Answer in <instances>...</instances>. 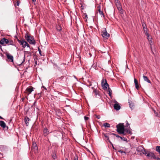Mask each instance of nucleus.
<instances>
[{"instance_id": "1", "label": "nucleus", "mask_w": 160, "mask_h": 160, "mask_svg": "<svg viewBox=\"0 0 160 160\" xmlns=\"http://www.w3.org/2000/svg\"><path fill=\"white\" fill-rule=\"evenodd\" d=\"M25 38L26 40L30 44L35 45L36 42L34 40L33 36L26 33L25 35Z\"/></svg>"}, {"instance_id": "2", "label": "nucleus", "mask_w": 160, "mask_h": 160, "mask_svg": "<svg viewBox=\"0 0 160 160\" xmlns=\"http://www.w3.org/2000/svg\"><path fill=\"white\" fill-rule=\"evenodd\" d=\"M67 80V78L66 76H62L58 78L56 80L55 82L60 83H65Z\"/></svg>"}, {"instance_id": "3", "label": "nucleus", "mask_w": 160, "mask_h": 160, "mask_svg": "<svg viewBox=\"0 0 160 160\" xmlns=\"http://www.w3.org/2000/svg\"><path fill=\"white\" fill-rule=\"evenodd\" d=\"M117 131L119 133L125 130L124 123H119L116 126Z\"/></svg>"}, {"instance_id": "4", "label": "nucleus", "mask_w": 160, "mask_h": 160, "mask_svg": "<svg viewBox=\"0 0 160 160\" xmlns=\"http://www.w3.org/2000/svg\"><path fill=\"white\" fill-rule=\"evenodd\" d=\"M101 85L102 88L105 90L108 89V87H109V85L107 83L106 79H103L102 80Z\"/></svg>"}, {"instance_id": "5", "label": "nucleus", "mask_w": 160, "mask_h": 160, "mask_svg": "<svg viewBox=\"0 0 160 160\" xmlns=\"http://www.w3.org/2000/svg\"><path fill=\"white\" fill-rule=\"evenodd\" d=\"M101 35L103 38H108L110 36V34L107 32L106 28L103 29L101 32Z\"/></svg>"}, {"instance_id": "6", "label": "nucleus", "mask_w": 160, "mask_h": 160, "mask_svg": "<svg viewBox=\"0 0 160 160\" xmlns=\"http://www.w3.org/2000/svg\"><path fill=\"white\" fill-rule=\"evenodd\" d=\"M7 58L8 59L10 62H13V56L10 55L9 53H7L6 54Z\"/></svg>"}, {"instance_id": "7", "label": "nucleus", "mask_w": 160, "mask_h": 160, "mask_svg": "<svg viewBox=\"0 0 160 160\" xmlns=\"http://www.w3.org/2000/svg\"><path fill=\"white\" fill-rule=\"evenodd\" d=\"M17 41L20 44L22 45V47L23 48H25V43L26 42V41L24 39L21 40L17 38Z\"/></svg>"}, {"instance_id": "8", "label": "nucleus", "mask_w": 160, "mask_h": 160, "mask_svg": "<svg viewBox=\"0 0 160 160\" xmlns=\"http://www.w3.org/2000/svg\"><path fill=\"white\" fill-rule=\"evenodd\" d=\"M115 104L114 105V109L116 111H118L121 108V106L119 103L116 101H115Z\"/></svg>"}, {"instance_id": "9", "label": "nucleus", "mask_w": 160, "mask_h": 160, "mask_svg": "<svg viewBox=\"0 0 160 160\" xmlns=\"http://www.w3.org/2000/svg\"><path fill=\"white\" fill-rule=\"evenodd\" d=\"M0 126L3 129H6V130L8 129V127L6 126V124L5 122L2 121H0Z\"/></svg>"}, {"instance_id": "10", "label": "nucleus", "mask_w": 160, "mask_h": 160, "mask_svg": "<svg viewBox=\"0 0 160 160\" xmlns=\"http://www.w3.org/2000/svg\"><path fill=\"white\" fill-rule=\"evenodd\" d=\"M111 133H112L103 134L104 137L106 138L107 140L108 141L110 144H112V143L109 140V137L111 135H112L111 134Z\"/></svg>"}, {"instance_id": "11", "label": "nucleus", "mask_w": 160, "mask_h": 160, "mask_svg": "<svg viewBox=\"0 0 160 160\" xmlns=\"http://www.w3.org/2000/svg\"><path fill=\"white\" fill-rule=\"evenodd\" d=\"M43 135L44 137H46L49 134V131L47 128H44L43 130Z\"/></svg>"}, {"instance_id": "12", "label": "nucleus", "mask_w": 160, "mask_h": 160, "mask_svg": "<svg viewBox=\"0 0 160 160\" xmlns=\"http://www.w3.org/2000/svg\"><path fill=\"white\" fill-rule=\"evenodd\" d=\"M34 88L33 87L28 88L26 90V92L27 94H30L33 91Z\"/></svg>"}, {"instance_id": "13", "label": "nucleus", "mask_w": 160, "mask_h": 160, "mask_svg": "<svg viewBox=\"0 0 160 160\" xmlns=\"http://www.w3.org/2000/svg\"><path fill=\"white\" fill-rule=\"evenodd\" d=\"M30 120L29 118L27 116L25 117L24 121L26 126H28L29 125V122Z\"/></svg>"}, {"instance_id": "14", "label": "nucleus", "mask_w": 160, "mask_h": 160, "mask_svg": "<svg viewBox=\"0 0 160 160\" xmlns=\"http://www.w3.org/2000/svg\"><path fill=\"white\" fill-rule=\"evenodd\" d=\"M118 6H117L118 9L120 11V13L121 14H122L123 12V11L121 7V5L119 3H118ZM116 5L117 6V5L116 4Z\"/></svg>"}, {"instance_id": "15", "label": "nucleus", "mask_w": 160, "mask_h": 160, "mask_svg": "<svg viewBox=\"0 0 160 160\" xmlns=\"http://www.w3.org/2000/svg\"><path fill=\"white\" fill-rule=\"evenodd\" d=\"M134 82L135 84V87L137 90L139 88V86L138 84V82L137 80L135 78H134Z\"/></svg>"}, {"instance_id": "16", "label": "nucleus", "mask_w": 160, "mask_h": 160, "mask_svg": "<svg viewBox=\"0 0 160 160\" xmlns=\"http://www.w3.org/2000/svg\"><path fill=\"white\" fill-rule=\"evenodd\" d=\"M143 30L144 31V33L145 35L148 37H149V34L148 32V28L146 27L144 28H143Z\"/></svg>"}, {"instance_id": "17", "label": "nucleus", "mask_w": 160, "mask_h": 160, "mask_svg": "<svg viewBox=\"0 0 160 160\" xmlns=\"http://www.w3.org/2000/svg\"><path fill=\"white\" fill-rule=\"evenodd\" d=\"M143 78L144 79V80L145 81L147 82L148 83H151V82L148 79V78L147 76H145L143 75Z\"/></svg>"}, {"instance_id": "18", "label": "nucleus", "mask_w": 160, "mask_h": 160, "mask_svg": "<svg viewBox=\"0 0 160 160\" xmlns=\"http://www.w3.org/2000/svg\"><path fill=\"white\" fill-rule=\"evenodd\" d=\"M150 156L151 157V158H153L154 159H156L157 157H156L154 154L152 152H150Z\"/></svg>"}, {"instance_id": "19", "label": "nucleus", "mask_w": 160, "mask_h": 160, "mask_svg": "<svg viewBox=\"0 0 160 160\" xmlns=\"http://www.w3.org/2000/svg\"><path fill=\"white\" fill-rule=\"evenodd\" d=\"M129 129H125L126 132L130 134H132V132L131 131V129L130 128V127H129Z\"/></svg>"}, {"instance_id": "20", "label": "nucleus", "mask_w": 160, "mask_h": 160, "mask_svg": "<svg viewBox=\"0 0 160 160\" xmlns=\"http://www.w3.org/2000/svg\"><path fill=\"white\" fill-rule=\"evenodd\" d=\"M8 45H11L12 46H15V45L13 41L12 40H10L9 41V42Z\"/></svg>"}, {"instance_id": "21", "label": "nucleus", "mask_w": 160, "mask_h": 160, "mask_svg": "<svg viewBox=\"0 0 160 160\" xmlns=\"http://www.w3.org/2000/svg\"><path fill=\"white\" fill-rule=\"evenodd\" d=\"M103 125L105 128H109L110 127L109 124L108 123H104L103 124Z\"/></svg>"}, {"instance_id": "22", "label": "nucleus", "mask_w": 160, "mask_h": 160, "mask_svg": "<svg viewBox=\"0 0 160 160\" xmlns=\"http://www.w3.org/2000/svg\"><path fill=\"white\" fill-rule=\"evenodd\" d=\"M108 94L110 96H111L112 94V91L109 87L108 88Z\"/></svg>"}, {"instance_id": "23", "label": "nucleus", "mask_w": 160, "mask_h": 160, "mask_svg": "<svg viewBox=\"0 0 160 160\" xmlns=\"http://www.w3.org/2000/svg\"><path fill=\"white\" fill-rule=\"evenodd\" d=\"M156 150L159 152H160V146H157L156 148Z\"/></svg>"}, {"instance_id": "24", "label": "nucleus", "mask_w": 160, "mask_h": 160, "mask_svg": "<svg viewBox=\"0 0 160 160\" xmlns=\"http://www.w3.org/2000/svg\"><path fill=\"white\" fill-rule=\"evenodd\" d=\"M56 28L57 30L58 31H60L62 30V28L60 25H58L57 26Z\"/></svg>"}, {"instance_id": "25", "label": "nucleus", "mask_w": 160, "mask_h": 160, "mask_svg": "<svg viewBox=\"0 0 160 160\" xmlns=\"http://www.w3.org/2000/svg\"><path fill=\"white\" fill-rule=\"evenodd\" d=\"M98 12H99V14L103 16V17H104V14H103V12L101 11L100 9V8L98 9Z\"/></svg>"}, {"instance_id": "26", "label": "nucleus", "mask_w": 160, "mask_h": 160, "mask_svg": "<svg viewBox=\"0 0 160 160\" xmlns=\"http://www.w3.org/2000/svg\"><path fill=\"white\" fill-rule=\"evenodd\" d=\"M32 145L34 149L37 150H38V147L37 146V144L35 143H33Z\"/></svg>"}, {"instance_id": "27", "label": "nucleus", "mask_w": 160, "mask_h": 160, "mask_svg": "<svg viewBox=\"0 0 160 160\" xmlns=\"http://www.w3.org/2000/svg\"><path fill=\"white\" fill-rule=\"evenodd\" d=\"M93 92L95 93L96 96L97 95H99L98 91H97V89H95L93 91Z\"/></svg>"}, {"instance_id": "28", "label": "nucleus", "mask_w": 160, "mask_h": 160, "mask_svg": "<svg viewBox=\"0 0 160 160\" xmlns=\"http://www.w3.org/2000/svg\"><path fill=\"white\" fill-rule=\"evenodd\" d=\"M126 130H124L123 131H122V132H121L119 134H122L124 136V135H126Z\"/></svg>"}, {"instance_id": "29", "label": "nucleus", "mask_w": 160, "mask_h": 160, "mask_svg": "<svg viewBox=\"0 0 160 160\" xmlns=\"http://www.w3.org/2000/svg\"><path fill=\"white\" fill-rule=\"evenodd\" d=\"M129 103V107L130 108H131L132 109L134 107L133 104L132 103H131L130 102H128Z\"/></svg>"}, {"instance_id": "30", "label": "nucleus", "mask_w": 160, "mask_h": 160, "mask_svg": "<svg viewBox=\"0 0 160 160\" xmlns=\"http://www.w3.org/2000/svg\"><path fill=\"white\" fill-rule=\"evenodd\" d=\"M36 102H37V101H35L33 103V104L32 105V107H33V108H34V109L35 110V107H36V106H37L36 105Z\"/></svg>"}, {"instance_id": "31", "label": "nucleus", "mask_w": 160, "mask_h": 160, "mask_svg": "<svg viewBox=\"0 0 160 160\" xmlns=\"http://www.w3.org/2000/svg\"><path fill=\"white\" fill-rule=\"evenodd\" d=\"M35 108L36 109V112L37 114H38L39 113V109H38V107L37 106H36L35 107Z\"/></svg>"}, {"instance_id": "32", "label": "nucleus", "mask_w": 160, "mask_h": 160, "mask_svg": "<svg viewBox=\"0 0 160 160\" xmlns=\"http://www.w3.org/2000/svg\"><path fill=\"white\" fill-rule=\"evenodd\" d=\"M25 54H24V57L23 58V61L21 63V64L19 65L20 66V65H22L23 63H24L25 62Z\"/></svg>"}, {"instance_id": "33", "label": "nucleus", "mask_w": 160, "mask_h": 160, "mask_svg": "<svg viewBox=\"0 0 160 160\" xmlns=\"http://www.w3.org/2000/svg\"><path fill=\"white\" fill-rule=\"evenodd\" d=\"M142 27L143 28L146 27V25L145 23L144 22H142Z\"/></svg>"}, {"instance_id": "34", "label": "nucleus", "mask_w": 160, "mask_h": 160, "mask_svg": "<svg viewBox=\"0 0 160 160\" xmlns=\"http://www.w3.org/2000/svg\"><path fill=\"white\" fill-rule=\"evenodd\" d=\"M4 40H5V43L8 44L9 42V40L8 39H6L5 38V39H4Z\"/></svg>"}, {"instance_id": "35", "label": "nucleus", "mask_w": 160, "mask_h": 160, "mask_svg": "<svg viewBox=\"0 0 160 160\" xmlns=\"http://www.w3.org/2000/svg\"><path fill=\"white\" fill-rule=\"evenodd\" d=\"M150 152H146V154H145V155L148 157H150Z\"/></svg>"}, {"instance_id": "36", "label": "nucleus", "mask_w": 160, "mask_h": 160, "mask_svg": "<svg viewBox=\"0 0 160 160\" xmlns=\"http://www.w3.org/2000/svg\"><path fill=\"white\" fill-rule=\"evenodd\" d=\"M141 151L145 155L146 154V152H147L144 148H143V150H142Z\"/></svg>"}, {"instance_id": "37", "label": "nucleus", "mask_w": 160, "mask_h": 160, "mask_svg": "<svg viewBox=\"0 0 160 160\" xmlns=\"http://www.w3.org/2000/svg\"><path fill=\"white\" fill-rule=\"evenodd\" d=\"M25 44V47L26 46H27L28 48H30V45L28 44V43L27 42H26Z\"/></svg>"}, {"instance_id": "38", "label": "nucleus", "mask_w": 160, "mask_h": 160, "mask_svg": "<svg viewBox=\"0 0 160 160\" xmlns=\"http://www.w3.org/2000/svg\"><path fill=\"white\" fill-rule=\"evenodd\" d=\"M38 51L39 52V53L40 55V56H42V54L41 51L40 49V48H38Z\"/></svg>"}, {"instance_id": "39", "label": "nucleus", "mask_w": 160, "mask_h": 160, "mask_svg": "<svg viewBox=\"0 0 160 160\" xmlns=\"http://www.w3.org/2000/svg\"><path fill=\"white\" fill-rule=\"evenodd\" d=\"M111 134H112V135H113L115 136L116 137H117V138H120V136H119L118 135L116 134H115V133H112Z\"/></svg>"}, {"instance_id": "40", "label": "nucleus", "mask_w": 160, "mask_h": 160, "mask_svg": "<svg viewBox=\"0 0 160 160\" xmlns=\"http://www.w3.org/2000/svg\"><path fill=\"white\" fill-rule=\"evenodd\" d=\"M154 114L156 115V116H157V117H159L158 116V113L156 112L155 111V110H154Z\"/></svg>"}, {"instance_id": "41", "label": "nucleus", "mask_w": 160, "mask_h": 160, "mask_svg": "<svg viewBox=\"0 0 160 160\" xmlns=\"http://www.w3.org/2000/svg\"><path fill=\"white\" fill-rule=\"evenodd\" d=\"M96 117L98 119H100L101 118L100 116L99 115H95Z\"/></svg>"}, {"instance_id": "42", "label": "nucleus", "mask_w": 160, "mask_h": 160, "mask_svg": "<svg viewBox=\"0 0 160 160\" xmlns=\"http://www.w3.org/2000/svg\"><path fill=\"white\" fill-rule=\"evenodd\" d=\"M84 118L85 120L87 121L88 119L89 118L88 117H87L86 116H85L84 117Z\"/></svg>"}, {"instance_id": "43", "label": "nucleus", "mask_w": 160, "mask_h": 160, "mask_svg": "<svg viewBox=\"0 0 160 160\" xmlns=\"http://www.w3.org/2000/svg\"><path fill=\"white\" fill-rule=\"evenodd\" d=\"M26 52L28 54V55H29V56H31V52H29V51H26Z\"/></svg>"}, {"instance_id": "44", "label": "nucleus", "mask_w": 160, "mask_h": 160, "mask_svg": "<svg viewBox=\"0 0 160 160\" xmlns=\"http://www.w3.org/2000/svg\"><path fill=\"white\" fill-rule=\"evenodd\" d=\"M118 152H119L121 153H126V152L124 151H123L122 150H119L118 151Z\"/></svg>"}, {"instance_id": "45", "label": "nucleus", "mask_w": 160, "mask_h": 160, "mask_svg": "<svg viewBox=\"0 0 160 160\" xmlns=\"http://www.w3.org/2000/svg\"><path fill=\"white\" fill-rule=\"evenodd\" d=\"M126 126L128 127L129 125V123H128V122L127 121H126Z\"/></svg>"}, {"instance_id": "46", "label": "nucleus", "mask_w": 160, "mask_h": 160, "mask_svg": "<svg viewBox=\"0 0 160 160\" xmlns=\"http://www.w3.org/2000/svg\"><path fill=\"white\" fill-rule=\"evenodd\" d=\"M74 160H78V157L77 155H76V156L74 157Z\"/></svg>"}, {"instance_id": "47", "label": "nucleus", "mask_w": 160, "mask_h": 160, "mask_svg": "<svg viewBox=\"0 0 160 160\" xmlns=\"http://www.w3.org/2000/svg\"><path fill=\"white\" fill-rule=\"evenodd\" d=\"M20 3V2H19V1L18 0L17 1L16 3H17V6H19Z\"/></svg>"}, {"instance_id": "48", "label": "nucleus", "mask_w": 160, "mask_h": 160, "mask_svg": "<svg viewBox=\"0 0 160 160\" xmlns=\"http://www.w3.org/2000/svg\"><path fill=\"white\" fill-rule=\"evenodd\" d=\"M52 158L54 159H55L56 158V155L55 154V155L53 156Z\"/></svg>"}, {"instance_id": "49", "label": "nucleus", "mask_w": 160, "mask_h": 160, "mask_svg": "<svg viewBox=\"0 0 160 160\" xmlns=\"http://www.w3.org/2000/svg\"><path fill=\"white\" fill-rule=\"evenodd\" d=\"M124 141H127V139L126 138H125L123 137V138L122 139Z\"/></svg>"}, {"instance_id": "50", "label": "nucleus", "mask_w": 160, "mask_h": 160, "mask_svg": "<svg viewBox=\"0 0 160 160\" xmlns=\"http://www.w3.org/2000/svg\"><path fill=\"white\" fill-rule=\"evenodd\" d=\"M43 88L46 91L47 90V88L45 87L44 86H42V88Z\"/></svg>"}, {"instance_id": "51", "label": "nucleus", "mask_w": 160, "mask_h": 160, "mask_svg": "<svg viewBox=\"0 0 160 160\" xmlns=\"http://www.w3.org/2000/svg\"><path fill=\"white\" fill-rule=\"evenodd\" d=\"M34 63H35V65H34V66L36 65L37 64V61H35V62H34Z\"/></svg>"}, {"instance_id": "52", "label": "nucleus", "mask_w": 160, "mask_h": 160, "mask_svg": "<svg viewBox=\"0 0 160 160\" xmlns=\"http://www.w3.org/2000/svg\"><path fill=\"white\" fill-rule=\"evenodd\" d=\"M59 111H60L59 109L57 110V111H56V113H57V112H58Z\"/></svg>"}, {"instance_id": "53", "label": "nucleus", "mask_w": 160, "mask_h": 160, "mask_svg": "<svg viewBox=\"0 0 160 160\" xmlns=\"http://www.w3.org/2000/svg\"><path fill=\"white\" fill-rule=\"evenodd\" d=\"M156 159H157V160H160V158L158 157H157Z\"/></svg>"}, {"instance_id": "54", "label": "nucleus", "mask_w": 160, "mask_h": 160, "mask_svg": "<svg viewBox=\"0 0 160 160\" xmlns=\"http://www.w3.org/2000/svg\"><path fill=\"white\" fill-rule=\"evenodd\" d=\"M85 18H88V16H87V15L86 14H85Z\"/></svg>"}, {"instance_id": "55", "label": "nucleus", "mask_w": 160, "mask_h": 160, "mask_svg": "<svg viewBox=\"0 0 160 160\" xmlns=\"http://www.w3.org/2000/svg\"><path fill=\"white\" fill-rule=\"evenodd\" d=\"M32 2H35L36 1V0H32Z\"/></svg>"}, {"instance_id": "56", "label": "nucleus", "mask_w": 160, "mask_h": 160, "mask_svg": "<svg viewBox=\"0 0 160 160\" xmlns=\"http://www.w3.org/2000/svg\"><path fill=\"white\" fill-rule=\"evenodd\" d=\"M147 39H148V40H149V39H151V38H149V37H147Z\"/></svg>"}, {"instance_id": "57", "label": "nucleus", "mask_w": 160, "mask_h": 160, "mask_svg": "<svg viewBox=\"0 0 160 160\" xmlns=\"http://www.w3.org/2000/svg\"><path fill=\"white\" fill-rule=\"evenodd\" d=\"M89 55H90V57H91V56H92V54H91V53H89Z\"/></svg>"}, {"instance_id": "58", "label": "nucleus", "mask_w": 160, "mask_h": 160, "mask_svg": "<svg viewBox=\"0 0 160 160\" xmlns=\"http://www.w3.org/2000/svg\"><path fill=\"white\" fill-rule=\"evenodd\" d=\"M120 138L121 139H123V137H121V136H120Z\"/></svg>"}, {"instance_id": "59", "label": "nucleus", "mask_w": 160, "mask_h": 160, "mask_svg": "<svg viewBox=\"0 0 160 160\" xmlns=\"http://www.w3.org/2000/svg\"><path fill=\"white\" fill-rule=\"evenodd\" d=\"M15 38L17 40V38H18V37L17 36H15Z\"/></svg>"}, {"instance_id": "60", "label": "nucleus", "mask_w": 160, "mask_h": 160, "mask_svg": "<svg viewBox=\"0 0 160 160\" xmlns=\"http://www.w3.org/2000/svg\"><path fill=\"white\" fill-rule=\"evenodd\" d=\"M0 54L1 55V57H3V54H1V53H0Z\"/></svg>"}, {"instance_id": "61", "label": "nucleus", "mask_w": 160, "mask_h": 160, "mask_svg": "<svg viewBox=\"0 0 160 160\" xmlns=\"http://www.w3.org/2000/svg\"><path fill=\"white\" fill-rule=\"evenodd\" d=\"M0 119H3V118L0 116Z\"/></svg>"}, {"instance_id": "62", "label": "nucleus", "mask_w": 160, "mask_h": 160, "mask_svg": "<svg viewBox=\"0 0 160 160\" xmlns=\"http://www.w3.org/2000/svg\"><path fill=\"white\" fill-rule=\"evenodd\" d=\"M111 144L112 145V148H113V149H115V148H114V147H113V146L112 144H112Z\"/></svg>"}, {"instance_id": "63", "label": "nucleus", "mask_w": 160, "mask_h": 160, "mask_svg": "<svg viewBox=\"0 0 160 160\" xmlns=\"http://www.w3.org/2000/svg\"><path fill=\"white\" fill-rule=\"evenodd\" d=\"M30 48V50H33V48Z\"/></svg>"}, {"instance_id": "64", "label": "nucleus", "mask_w": 160, "mask_h": 160, "mask_svg": "<svg viewBox=\"0 0 160 160\" xmlns=\"http://www.w3.org/2000/svg\"><path fill=\"white\" fill-rule=\"evenodd\" d=\"M65 160H68V159L67 158H65Z\"/></svg>"}]
</instances>
